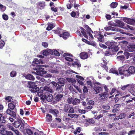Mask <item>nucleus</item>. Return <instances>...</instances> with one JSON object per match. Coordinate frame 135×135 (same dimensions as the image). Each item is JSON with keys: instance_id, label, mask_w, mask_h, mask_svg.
<instances>
[{"instance_id": "c85d7f7f", "label": "nucleus", "mask_w": 135, "mask_h": 135, "mask_svg": "<svg viewBox=\"0 0 135 135\" xmlns=\"http://www.w3.org/2000/svg\"><path fill=\"white\" fill-rule=\"evenodd\" d=\"M21 121H16L13 123V126L16 128H18L21 125Z\"/></svg>"}, {"instance_id": "de8ad7c7", "label": "nucleus", "mask_w": 135, "mask_h": 135, "mask_svg": "<svg viewBox=\"0 0 135 135\" xmlns=\"http://www.w3.org/2000/svg\"><path fill=\"white\" fill-rule=\"evenodd\" d=\"M20 126H21L20 129L21 131L23 132L25 130L24 128L25 125L22 122V121H21V124Z\"/></svg>"}, {"instance_id": "473e14b6", "label": "nucleus", "mask_w": 135, "mask_h": 135, "mask_svg": "<svg viewBox=\"0 0 135 135\" xmlns=\"http://www.w3.org/2000/svg\"><path fill=\"white\" fill-rule=\"evenodd\" d=\"M115 28V27H113L112 26H109L105 27L104 28V29L106 31H109L110 30H111L114 31Z\"/></svg>"}, {"instance_id": "1a4fd4ad", "label": "nucleus", "mask_w": 135, "mask_h": 135, "mask_svg": "<svg viewBox=\"0 0 135 135\" xmlns=\"http://www.w3.org/2000/svg\"><path fill=\"white\" fill-rule=\"evenodd\" d=\"M36 73L37 74L42 76L46 73V71L44 70V69L42 67H39L36 69Z\"/></svg>"}, {"instance_id": "f3484780", "label": "nucleus", "mask_w": 135, "mask_h": 135, "mask_svg": "<svg viewBox=\"0 0 135 135\" xmlns=\"http://www.w3.org/2000/svg\"><path fill=\"white\" fill-rule=\"evenodd\" d=\"M109 94L108 93H106L104 92L101 93L99 94V98L101 100H103L106 99L108 97V95H109Z\"/></svg>"}, {"instance_id": "c756f323", "label": "nucleus", "mask_w": 135, "mask_h": 135, "mask_svg": "<svg viewBox=\"0 0 135 135\" xmlns=\"http://www.w3.org/2000/svg\"><path fill=\"white\" fill-rule=\"evenodd\" d=\"M46 100L49 102H51L52 100L54 102V98H53L52 95L51 94L48 95Z\"/></svg>"}, {"instance_id": "f03ea898", "label": "nucleus", "mask_w": 135, "mask_h": 135, "mask_svg": "<svg viewBox=\"0 0 135 135\" xmlns=\"http://www.w3.org/2000/svg\"><path fill=\"white\" fill-rule=\"evenodd\" d=\"M119 73L120 75H124L125 76H128L130 75L128 68L126 65H124L119 69Z\"/></svg>"}, {"instance_id": "a19ab883", "label": "nucleus", "mask_w": 135, "mask_h": 135, "mask_svg": "<svg viewBox=\"0 0 135 135\" xmlns=\"http://www.w3.org/2000/svg\"><path fill=\"white\" fill-rule=\"evenodd\" d=\"M68 116L70 117L71 118L75 117V118H77L78 116L76 114L69 113L68 114Z\"/></svg>"}, {"instance_id": "6e6552de", "label": "nucleus", "mask_w": 135, "mask_h": 135, "mask_svg": "<svg viewBox=\"0 0 135 135\" xmlns=\"http://www.w3.org/2000/svg\"><path fill=\"white\" fill-rule=\"evenodd\" d=\"M122 20L126 23L133 25L135 23V20L127 17H123Z\"/></svg>"}, {"instance_id": "bf43d9fd", "label": "nucleus", "mask_w": 135, "mask_h": 135, "mask_svg": "<svg viewBox=\"0 0 135 135\" xmlns=\"http://www.w3.org/2000/svg\"><path fill=\"white\" fill-rule=\"evenodd\" d=\"M74 102V99L72 98H69L68 99V102L70 104H73Z\"/></svg>"}, {"instance_id": "7c9ffc66", "label": "nucleus", "mask_w": 135, "mask_h": 135, "mask_svg": "<svg viewBox=\"0 0 135 135\" xmlns=\"http://www.w3.org/2000/svg\"><path fill=\"white\" fill-rule=\"evenodd\" d=\"M37 94L39 97H41L44 93H46V92H45V90H42L40 89V90H38L37 91Z\"/></svg>"}, {"instance_id": "bb28decb", "label": "nucleus", "mask_w": 135, "mask_h": 135, "mask_svg": "<svg viewBox=\"0 0 135 135\" xmlns=\"http://www.w3.org/2000/svg\"><path fill=\"white\" fill-rule=\"evenodd\" d=\"M67 81L69 83H71L73 84H75L76 82V80L72 78H66Z\"/></svg>"}, {"instance_id": "3c124183", "label": "nucleus", "mask_w": 135, "mask_h": 135, "mask_svg": "<svg viewBox=\"0 0 135 135\" xmlns=\"http://www.w3.org/2000/svg\"><path fill=\"white\" fill-rule=\"evenodd\" d=\"M17 73L15 71H12L10 73V76L12 77H14L16 76Z\"/></svg>"}, {"instance_id": "20e7f679", "label": "nucleus", "mask_w": 135, "mask_h": 135, "mask_svg": "<svg viewBox=\"0 0 135 135\" xmlns=\"http://www.w3.org/2000/svg\"><path fill=\"white\" fill-rule=\"evenodd\" d=\"M93 89L95 91V94H98L103 91V88L100 87L101 84L99 83L96 82L93 83Z\"/></svg>"}, {"instance_id": "c03bdc74", "label": "nucleus", "mask_w": 135, "mask_h": 135, "mask_svg": "<svg viewBox=\"0 0 135 135\" xmlns=\"http://www.w3.org/2000/svg\"><path fill=\"white\" fill-rule=\"evenodd\" d=\"M44 90H45V92H46V91L49 92L50 93H52L53 91L52 89L49 88V87L47 86H45L44 87Z\"/></svg>"}, {"instance_id": "412c9836", "label": "nucleus", "mask_w": 135, "mask_h": 135, "mask_svg": "<svg viewBox=\"0 0 135 135\" xmlns=\"http://www.w3.org/2000/svg\"><path fill=\"white\" fill-rule=\"evenodd\" d=\"M71 64L72 66L75 67H77V68H80L81 66V64L78 61L75 62H73Z\"/></svg>"}, {"instance_id": "6ab92c4d", "label": "nucleus", "mask_w": 135, "mask_h": 135, "mask_svg": "<svg viewBox=\"0 0 135 135\" xmlns=\"http://www.w3.org/2000/svg\"><path fill=\"white\" fill-rule=\"evenodd\" d=\"M52 31L54 33L59 35H61L62 33L63 30L61 28H58L56 30H52Z\"/></svg>"}, {"instance_id": "4c0bfd02", "label": "nucleus", "mask_w": 135, "mask_h": 135, "mask_svg": "<svg viewBox=\"0 0 135 135\" xmlns=\"http://www.w3.org/2000/svg\"><path fill=\"white\" fill-rule=\"evenodd\" d=\"M50 51V49L43 50V55L44 56H46L49 55V52Z\"/></svg>"}, {"instance_id": "680f3d73", "label": "nucleus", "mask_w": 135, "mask_h": 135, "mask_svg": "<svg viewBox=\"0 0 135 135\" xmlns=\"http://www.w3.org/2000/svg\"><path fill=\"white\" fill-rule=\"evenodd\" d=\"M5 44L3 40L0 41V48H2Z\"/></svg>"}, {"instance_id": "b1692460", "label": "nucleus", "mask_w": 135, "mask_h": 135, "mask_svg": "<svg viewBox=\"0 0 135 135\" xmlns=\"http://www.w3.org/2000/svg\"><path fill=\"white\" fill-rule=\"evenodd\" d=\"M71 105L68 104H65L64 105L63 107V111L64 112H66L67 110H68Z\"/></svg>"}, {"instance_id": "e433bc0d", "label": "nucleus", "mask_w": 135, "mask_h": 135, "mask_svg": "<svg viewBox=\"0 0 135 135\" xmlns=\"http://www.w3.org/2000/svg\"><path fill=\"white\" fill-rule=\"evenodd\" d=\"M5 118L4 116H3L2 114H0V122L2 123L6 122Z\"/></svg>"}, {"instance_id": "f704fd0d", "label": "nucleus", "mask_w": 135, "mask_h": 135, "mask_svg": "<svg viewBox=\"0 0 135 135\" xmlns=\"http://www.w3.org/2000/svg\"><path fill=\"white\" fill-rule=\"evenodd\" d=\"M8 109H9L11 110H14L16 105H15L14 104L12 103H8Z\"/></svg>"}, {"instance_id": "69168bd1", "label": "nucleus", "mask_w": 135, "mask_h": 135, "mask_svg": "<svg viewBox=\"0 0 135 135\" xmlns=\"http://www.w3.org/2000/svg\"><path fill=\"white\" fill-rule=\"evenodd\" d=\"M128 43V42L126 41H122L121 42V44L125 47L127 45Z\"/></svg>"}, {"instance_id": "49530a36", "label": "nucleus", "mask_w": 135, "mask_h": 135, "mask_svg": "<svg viewBox=\"0 0 135 135\" xmlns=\"http://www.w3.org/2000/svg\"><path fill=\"white\" fill-rule=\"evenodd\" d=\"M26 133L28 135H32L33 134V132L30 129H26Z\"/></svg>"}, {"instance_id": "37998d69", "label": "nucleus", "mask_w": 135, "mask_h": 135, "mask_svg": "<svg viewBox=\"0 0 135 135\" xmlns=\"http://www.w3.org/2000/svg\"><path fill=\"white\" fill-rule=\"evenodd\" d=\"M62 86H58L56 88V90L59 93L61 92L63 90Z\"/></svg>"}, {"instance_id": "dca6fc26", "label": "nucleus", "mask_w": 135, "mask_h": 135, "mask_svg": "<svg viewBox=\"0 0 135 135\" xmlns=\"http://www.w3.org/2000/svg\"><path fill=\"white\" fill-rule=\"evenodd\" d=\"M6 128L2 125L0 124V131L1 134L2 135H5L6 134Z\"/></svg>"}, {"instance_id": "79ce46f5", "label": "nucleus", "mask_w": 135, "mask_h": 135, "mask_svg": "<svg viewBox=\"0 0 135 135\" xmlns=\"http://www.w3.org/2000/svg\"><path fill=\"white\" fill-rule=\"evenodd\" d=\"M12 97L11 96H7L5 97L4 98L5 100L7 101L8 103L11 102L12 100H13V99H12Z\"/></svg>"}, {"instance_id": "4468645a", "label": "nucleus", "mask_w": 135, "mask_h": 135, "mask_svg": "<svg viewBox=\"0 0 135 135\" xmlns=\"http://www.w3.org/2000/svg\"><path fill=\"white\" fill-rule=\"evenodd\" d=\"M115 22L118 25V26L120 28L124 29L126 23L118 20H116Z\"/></svg>"}, {"instance_id": "7ed1b4c3", "label": "nucleus", "mask_w": 135, "mask_h": 135, "mask_svg": "<svg viewBox=\"0 0 135 135\" xmlns=\"http://www.w3.org/2000/svg\"><path fill=\"white\" fill-rule=\"evenodd\" d=\"M106 45L108 46L109 49H113L114 52H116L119 50V48L117 45V43L115 42H107Z\"/></svg>"}, {"instance_id": "2f4dec72", "label": "nucleus", "mask_w": 135, "mask_h": 135, "mask_svg": "<svg viewBox=\"0 0 135 135\" xmlns=\"http://www.w3.org/2000/svg\"><path fill=\"white\" fill-rule=\"evenodd\" d=\"M68 113V114L69 113H74V110L73 107L71 106L70 107V108L67 110V111L65 112Z\"/></svg>"}, {"instance_id": "09e8293b", "label": "nucleus", "mask_w": 135, "mask_h": 135, "mask_svg": "<svg viewBox=\"0 0 135 135\" xmlns=\"http://www.w3.org/2000/svg\"><path fill=\"white\" fill-rule=\"evenodd\" d=\"M117 59L119 60H120L121 61H123L125 60V57L123 55L119 56L117 57Z\"/></svg>"}, {"instance_id": "9b49d317", "label": "nucleus", "mask_w": 135, "mask_h": 135, "mask_svg": "<svg viewBox=\"0 0 135 135\" xmlns=\"http://www.w3.org/2000/svg\"><path fill=\"white\" fill-rule=\"evenodd\" d=\"M79 56L80 59L83 60L86 59L88 57L87 52L85 51L80 53L79 54Z\"/></svg>"}, {"instance_id": "f257e3e1", "label": "nucleus", "mask_w": 135, "mask_h": 135, "mask_svg": "<svg viewBox=\"0 0 135 135\" xmlns=\"http://www.w3.org/2000/svg\"><path fill=\"white\" fill-rule=\"evenodd\" d=\"M83 27L85 29L82 27H80V29L81 30V33L83 35V36L86 38L88 39V36L86 34V33L89 32H91L93 33V32L91 28L87 25H84Z\"/></svg>"}, {"instance_id": "cd10ccee", "label": "nucleus", "mask_w": 135, "mask_h": 135, "mask_svg": "<svg viewBox=\"0 0 135 135\" xmlns=\"http://www.w3.org/2000/svg\"><path fill=\"white\" fill-rule=\"evenodd\" d=\"M25 78L27 79L32 80H33L35 79L34 77L32 75L30 74L27 75L25 76Z\"/></svg>"}, {"instance_id": "13d9d810", "label": "nucleus", "mask_w": 135, "mask_h": 135, "mask_svg": "<svg viewBox=\"0 0 135 135\" xmlns=\"http://www.w3.org/2000/svg\"><path fill=\"white\" fill-rule=\"evenodd\" d=\"M81 131L79 127H77L76 128V130H75V131H74V134L75 135H76L77 134V133H79Z\"/></svg>"}, {"instance_id": "a878e982", "label": "nucleus", "mask_w": 135, "mask_h": 135, "mask_svg": "<svg viewBox=\"0 0 135 135\" xmlns=\"http://www.w3.org/2000/svg\"><path fill=\"white\" fill-rule=\"evenodd\" d=\"M124 29L127 30H131L134 31L135 30L134 27L131 26L129 25L126 23L125 27Z\"/></svg>"}, {"instance_id": "603ef678", "label": "nucleus", "mask_w": 135, "mask_h": 135, "mask_svg": "<svg viewBox=\"0 0 135 135\" xmlns=\"http://www.w3.org/2000/svg\"><path fill=\"white\" fill-rule=\"evenodd\" d=\"M80 100L77 98H75L74 99V102H73V105H76L77 103H80Z\"/></svg>"}, {"instance_id": "052dcab7", "label": "nucleus", "mask_w": 135, "mask_h": 135, "mask_svg": "<svg viewBox=\"0 0 135 135\" xmlns=\"http://www.w3.org/2000/svg\"><path fill=\"white\" fill-rule=\"evenodd\" d=\"M78 111L79 112V113H81V114H85L86 112L85 110H81L80 109H78Z\"/></svg>"}, {"instance_id": "ea45409f", "label": "nucleus", "mask_w": 135, "mask_h": 135, "mask_svg": "<svg viewBox=\"0 0 135 135\" xmlns=\"http://www.w3.org/2000/svg\"><path fill=\"white\" fill-rule=\"evenodd\" d=\"M110 73H112L113 74H116L118 75V71L116 70L115 69L112 68L110 70Z\"/></svg>"}, {"instance_id": "393cba45", "label": "nucleus", "mask_w": 135, "mask_h": 135, "mask_svg": "<svg viewBox=\"0 0 135 135\" xmlns=\"http://www.w3.org/2000/svg\"><path fill=\"white\" fill-rule=\"evenodd\" d=\"M84 122L86 124L88 122L90 124H94L95 123V121L93 118L89 119H85Z\"/></svg>"}, {"instance_id": "39448f33", "label": "nucleus", "mask_w": 135, "mask_h": 135, "mask_svg": "<svg viewBox=\"0 0 135 135\" xmlns=\"http://www.w3.org/2000/svg\"><path fill=\"white\" fill-rule=\"evenodd\" d=\"M28 84L29 85L27 86V87L30 89V91L32 93H35L39 89V88L37 87V85L33 82L29 81L28 82Z\"/></svg>"}, {"instance_id": "9d476101", "label": "nucleus", "mask_w": 135, "mask_h": 135, "mask_svg": "<svg viewBox=\"0 0 135 135\" xmlns=\"http://www.w3.org/2000/svg\"><path fill=\"white\" fill-rule=\"evenodd\" d=\"M7 114L10 116L11 117L15 118L16 116V112L9 109H7L6 110Z\"/></svg>"}, {"instance_id": "2eb2a0df", "label": "nucleus", "mask_w": 135, "mask_h": 135, "mask_svg": "<svg viewBox=\"0 0 135 135\" xmlns=\"http://www.w3.org/2000/svg\"><path fill=\"white\" fill-rule=\"evenodd\" d=\"M49 111L50 113L54 115L55 117L57 116V115L59 113V111L56 109H49Z\"/></svg>"}, {"instance_id": "a18cd8bd", "label": "nucleus", "mask_w": 135, "mask_h": 135, "mask_svg": "<svg viewBox=\"0 0 135 135\" xmlns=\"http://www.w3.org/2000/svg\"><path fill=\"white\" fill-rule=\"evenodd\" d=\"M118 4L117 2H112L110 5L111 7L112 8H115L117 6Z\"/></svg>"}, {"instance_id": "6e6d98bb", "label": "nucleus", "mask_w": 135, "mask_h": 135, "mask_svg": "<svg viewBox=\"0 0 135 135\" xmlns=\"http://www.w3.org/2000/svg\"><path fill=\"white\" fill-rule=\"evenodd\" d=\"M76 77L77 78V80H79L82 81H84V78L82 76H80V75H76Z\"/></svg>"}, {"instance_id": "4d7b16f0", "label": "nucleus", "mask_w": 135, "mask_h": 135, "mask_svg": "<svg viewBox=\"0 0 135 135\" xmlns=\"http://www.w3.org/2000/svg\"><path fill=\"white\" fill-rule=\"evenodd\" d=\"M69 89L73 93H77V92L76 91V90L74 89L72 86H70L69 87Z\"/></svg>"}, {"instance_id": "423d86ee", "label": "nucleus", "mask_w": 135, "mask_h": 135, "mask_svg": "<svg viewBox=\"0 0 135 135\" xmlns=\"http://www.w3.org/2000/svg\"><path fill=\"white\" fill-rule=\"evenodd\" d=\"M94 36L97 38L98 41L103 42L104 41V38L103 35L101 34V32L99 31H96L94 32Z\"/></svg>"}, {"instance_id": "8fccbe9b", "label": "nucleus", "mask_w": 135, "mask_h": 135, "mask_svg": "<svg viewBox=\"0 0 135 135\" xmlns=\"http://www.w3.org/2000/svg\"><path fill=\"white\" fill-rule=\"evenodd\" d=\"M37 4L41 7H44L45 6V3L44 2H38L37 3Z\"/></svg>"}, {"instance_id": "5701e85b", "label": "nucleus", "mask_w": 135, "mask_h": 135, "mask_svg": "<svg viewBox=\"0 0 135 135\" xmlns=\"http://www.w3.org/2000/svg\"><path fill=\"white\" fill-rule=\"evenodd\" d=\"M130 75L133 74L135 72V67L133 66H130L128 68Z\"/></svg>"}, {"instance_id": "e2e57ef3", "label": "nucleus", "mask_w": 135, "mask_h": 135, "mask_svg": "<svg viewBox=\"0 0 135 135\" xmlns=\"http://www.w3.org/2000/svg\"><path fill=\"white\" fill-rule=\"evenodd\" d=\"M2 17L3 20H7L8 19V16L5 14L3 15Z\"/></svg>"}, {"instance_id": "aec40b11", "label": "nucleus", "mask_w": 135, "mask_h": 135, "mask_svg": "<svg viewBox=\"0 0 135 135\" xmlns=\"http://www.w3.org/2000/svg\"><path fill=\"white\" fill-rule=\"evenodd\" d=\"M127 50L129 52L135 51V45H130L128 46Z\"/></svg>"}, {"instance_id": "ddd939ff", "label": "nucleus", "mask_w": 135, "mask_h": 135, "mask_svg": "<svg viewBox=\"0 0 135 135\" xmlns=\"http://www.w3.org/2000/svg\"><path fill=\"white\" fill-rule=\"evenodd\" d=\"M65 79L62 78H61L59 79L58 81L57 82V85L58 86H64L65 83Z\"/></svg>"}, {"instance_id": "c9c22d12", "label": "nucleus", "mask_w": 135, "mask_h": 135, "mask_svg": "<svg viewBox=\"0 0 135 135\" xmlns=\"http://www.w3.org/2000/svg\"><path fill=\"white\" fill-rule=\"evenodd\" d=\"M46 121L48 122H50L52 120V116L51 115L47 114L46 115Z\"/></svg>"}, {"instance_id": "72a5a7b5", "label": "nucleus", "mask_w": 135, "mask_h": 135, "mask_svg": "<svg viewBox=\"0 0 135 135\" xmlns=\"http://www.w3.org/2000/svg\"><path fill=\"white\" fill-rule=\"evenodd\" d=\"M54 27V25L50 23H48V26L46 28V30L49 31L51 30Z\"/></svg>"}, {"instance_id": "338daca9", "label": "nucleus", "mask_w": 135, "mask_h": 135, "mask_svg": "<svg viewBox=\"0 0 135 135\" xmlns=\"http://www.w3.org/2000/svg\"><path fill=\"white\" fill-rule=\"evenodd\" d=\"M6 8V7L4 6L2 4H0V9L3 11H4Z\"/></svg>"}, {"instance_id": "4be33fe9", "label": "nucleus", "mask_w": 135, "mask_h": 135, "mask_svg": "<svg viewBox=\"0 0 135 135\" xmlns=\"http://www.w3.org/2000/svg\"><path fill=\"white\" fill-rule=\"evenodd\" d=\"M103 63H102L101 64V66L104 69H105L106 71H108V67L107 66L108 62H106L105 60H103Z\"/></svg>"}, {"instance_id": "0eeeda50", "label": "nucleus", "mask_w": 135, "mask_h": 135, "mask_svg": "<svg viewBox=\"0 0 135 135\" xmlns=\"http://www.w3.org/2000/svg\"><path fill=\"white\" fill-rule=\"evenodd\" d=\"M63 95L60 93L58 94L53 98V103L56 104L59 102L62 99Z\"/></svg>"}, {"instance_id": "0e129e2a", "label": "nucleus", "mask_w": 135, "mask_h": 135, "mask_svg": "<svg viewBox=\"0 0 135 135\" xmlns=\"http://www.w3.org/2000/svg\"><path fill=\"white\" fill-rule=\"evenodd\" d=\"M102 107L103 108V109L106 110H108V109H109V108H110V107L109 105H103L102 106Z\"/></svg>"}, {"instance_id": "a211bd4d", "label": "nucleus", "mask_w": 135, "mask_h": 135, "mask_svg": "<svg viewBox=\"0 0 135 135\" xmlns=\"http://www.w3.org/2000/svg\"><path fill=\"white\" fill-rule=\"evenodd\" d=\"M70 34L68 32H62V34L60 35V37H62L65 40L68 38L70 36Z\"/></svg>"}, {"instance_id": "864d4df0", "label": "nucleus", "mask_w": 135, "mask_h": 135, "mask_svg": "<svg viewBox=\"0 0 135 135\" xmlns=\"http://www.w3.org/2000/svg\"><path fill=\"white\" fill-rule=\"evenodd\" d=\"M104 115H103V114H100L99 115H95L94 116V118H95V119L98 120V119H99L100 118L103 117V116Z\"/></svg>"}, {"instance_id": "774afa93", "label": "nucleus", "mask_w": 135, "mask_h": 135, "mask_svg": "<svg viewBox=\"0 0 135 135\" xmlns=\"http://www.w3.org/2000/svg\"><path fill=\"white\" fill-rule=\"evenodd\" d=\"M47 96L45 94H43L41 97V98L42 100H44L46 99Z\"/></svg>"}, {"instance_id": "5fc2aeb1", "label": "nucleus", "mask_w": 135, "mask_h": 135, "mask_svg": "<svg viewBox=\"0 0 135 135\" xmlns=\"http://www.w3.org/2000/svg\"><path fill=\"white\" fill-rule=\"evenodd\" d=\"M126 114L124 113H121L119 115V117L120 119H122L124 118L126 116Z\"/></svg>"}, {"instance_id": "f8f14e48", "label": "nucleus", "mask_w": 135, "mask_h": 135, "mask_svg": "<svg viewBox=\"0 0 135 135\" xmlns=\"http://www.w3.org/2000/svg\"><path fill=\"white\" fill-rule=\"evenodd\" d=\"M120 96H121L120 94H117L115 95L114 99H115V103H117L118 101L120 99V98H126L130 96V95L129 94H128L124 96H122L121 97H120Z\"/></svg>"}, {"instance_id": "58836bf2", "label": "nucleus", "mask_w": 135, "mask_h": 135, "mask_svg": "<svg viewBox=\"0 0 135 135\" xmlns=\"http://www.w3.org/2000/svg\"><path fill=\"white\" fill-rule=\"evenodd\" d=\"M114 31L118 32H119L120 33L122 34H124L125 33L124 32V31L122 29H120L118 27H115Z\"/></svg>"}]
</instances>
